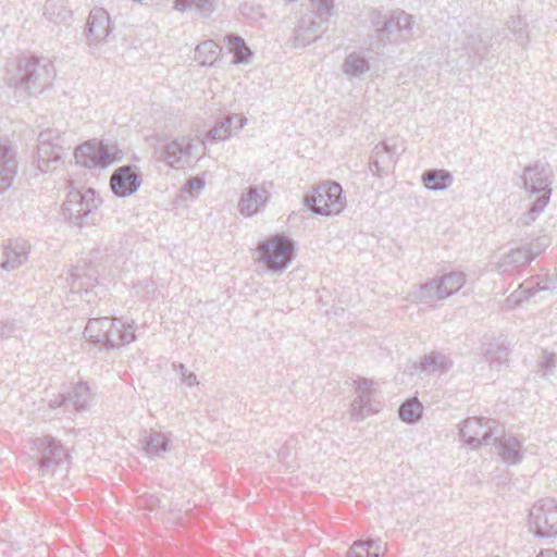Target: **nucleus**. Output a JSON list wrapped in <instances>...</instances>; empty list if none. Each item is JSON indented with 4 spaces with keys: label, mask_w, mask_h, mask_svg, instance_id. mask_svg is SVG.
<instances>
[{
    "label": "nucleus",
    "mask_w": 557,
    "mask_h": 557,
    "mask_svg": "<svg viewBox=\"0 0 557 557\" xmlns=\"http://www.w3.org/2000/svg\"><path fill=\"white\" fill-rule=\"evenodd\" d=\"M101 203L96 191L91 188L85 190H71L63 202L64 216L76 226L94 225L96 211Z\"/></svg>",
    "instance_id": "5"
},
{
    "label": "nucleus",
    "mask_w": 557,
    "mask_h": 557,
    "mask_svg": "<svg viewBox=\"0 0 557 557\" xmlns=\"http://www.w3.org/2000/svg\"><path fill=\"white\" fill-rule=\"evenodd\" d=\"M305 205L319 215H337L346 206L343 188L336 182H323L305 197Z\"/></svg>",
    "instance_id": "6"
},
{
    "label": "nucleus",
    "mask_w": 557,
    "mask_h": 557,
    "mask_svg": "<svg viewBox=\"0 0 557 557\" xmlns=\"http://www.w3.org/2000/svg\"><path fill=\"white\" fill-rule=\"evenodd\" d=\"M530 263V260L522 246L510 249L497 262L496 269L502 273H509L523 268Z\"/></svg>",
    "instance_id": "28"
},
{
    "label": "nucleus",
    "mask_w": 557,
    "mask_h": 557,
    "mask_svg": "<svg viewBox=\"0 0 557 557\" xmlns=\"http://www.w3.org/2000/svg\"><path fill=\"white\" fill-rule=\"evenodd\" d=\"M226 41L230 52L234 54L233 62L236 64L247 63L252 55L251 50L246 45L245 40L237 35H227Z\"/></svg>",
    "instance_id": "34"
},
{
    "label": "nucleus",
    "mask_w": 557,
    "mask_h": 557,
    "mask_svg": "<svg viewBox=\"0 0 557 557\" xmlns=\"http://www.w3.org/2000/svg\"><path fill=\"white\" fill-rule=\"evenodd\" d=\"M48 405H49L50 409H55V408H59V407H62V406H64L65 409L69 408V404H67V400H66V397H65L64 394L55 395L54 398L49 400Z\"/></svg>",
    "instance_id": "47"
},
{
    "label": "nucleus",
    "mask_w": 557,
    "mask_h": 557,
    "mask_svg": "<svg viewBox=\"0 0 557 557\" xmlns=\"http://www.w3.org/2000/svg\"><path fill=\"white\" fill-rule=\"evenodd\" d=\"M396 154L395 146L389 145L387 141L377 144L370 157V172L377 177L386 176L396 164Z\"/></svg>",
    "instance_id": "20"
},
{
    "label": "nucleus",
    "mask_w": 557,
    "mask_h": 557,
    "mask_svg": "<svg viewBox=\"0 0 557 557\" xmlns=\"http://www.w3.org/2000/svg\"><path fill=\"white\" fill-rule=\"evenodd\" d=\"M69 407L76 411L85 410L90 401V388L86 382H77L73 384L65 395Z\"/></svg>",
    "instance_id": "30"
},
{
    "label": "nucleus",
    "mask_w": 557,
    "mask_h": 557,
    "mask_svg": "<svg viewBox=\"0 0 557 557\" xmlns=\"http://www.w3.org/2000/svg\"><path fill=\"white\" fill-rule=\"evenodd\" d=\"M535 557H557V552L553 548H543Z\"/></svg>",
    "instance_id": "50"
},
{
    "label": "nucleus",
    "mask_w": 557,
    "mask_h": 557,
    "mask_svg": "<svg viewBox=\"0 0 557 557\" xmlns=\"http://www.w3.org/2000/svg\"><path fill=\"white\" fill-rule=\"evenodd\" d=\"M342 72L349 79L361 78L366 73L371 70L370 60L364 55L363 52L354 51L348 53L343 63Z\"/></svg>",
    "instance_id": "24"
},
{
    "label": "nucleus",
    "mask_w": 557,
    "mask_h": 557,
    "mask_svg": "<svg viewBox=\"0 0 557 557\" xmlns=\"http://www.w3.org/2000/svg\"><path fill=\"white\" fill-rule=\"evenodd\" d=\"M134 2H141L143 0H133Z\"/></svg>",
    "instance_id": "52"
},
{
    "label": "nucleus",
    "mask_w": 557,
    "mask_h": 557,
    "mask_svg": "<svg viewBox=\"0 0 557 557\" xmlns=\"http://www.w3.org/2000/svg\"><path fill=\"white\" fill-rule=\"evenodd\" d=\"M136 324L125 323L117 318L89 319L85 330V337L94 344H102L106 348H120L136 341Z\"/></svg>",
    "instance_id": "4"
},
{
    "label": "nucleus",
    "mask_w": 557,
    "mask_h": 557,
    "mask_svg": "<svg viewBox=\"0 0 557 557\" xmlns=\"http://www.w3.org/2000/svg\"><path fill=\"white\" fill-rule=\"evenodd\" d=\"M220 57V47L213 40H205L195 49V60L201 66H212Z\"/></svg>",
    "instance_id": "32"
},
{
    "label": "nucleus",
    "mask_w": 557,
    "mask_h": 557,
    "mask_svg": "<svg viewBox=\"0 0 557 557\" xmlns=\"http://www.w3.org/2000/svg\"><path fill=\"white\" fill-rule=\"evenodd\" d=\"M257 250L260 253L258 261L271 271H284L294 259V243L283 235L267 238Z\"/></svg>",
    "instance_id": "8"
},
{
    "label": "nucleus",
    "mask_w": 557,
    "mask_h": 557,
    "mask_svg": "<svg viewBox=\"0 0 557 557\" xmlns=\"http://www.w3.org/2000/svg\"><path fill=\"white\" fill-rule=\"evenodd\" d=\"M327 29V22L317 14H304L294 29V47H307L320 39Z\"/></svg>",
    "instance_id": "14"
},
{
    "label": "nucleus",
    "mask_w": 557,
    "mask_h": 557,
    "mask_svg": "<svg viewBox=\"0 0 557 557\" xmlns=\"http://www.w3.org/2000/svg\"><path fill=\"white\" fill-rule=\"evenodd\" d=\"M240 14L251 22H258L264 17L261 5L252 2H244L239 7Z\"/></svg>",
    "instance_id": "41"
},
{
    "label": "nucleus",
    "mask_w": 557,
    "mask_h": 557,
    "mask_svg": "<svg viewBox=\"0 0 557 557\" xmlns=\"http://www.w3.org/2000/svg\"><path fill=\"white\" fill-rule=\"evenodd\" d=\"M173 8L180 12L191 10V0H175Z\"/></svg>",
    "instance_id": "48"
},
{
    "label": "nucleus",
    "mask_w": 557,
    "mask_h": 557,
    "mask_svg": "<svg viewBox=\"0 0 557 557\" xmlns=\"http://www.w3.org/2000/svg\"><path fill=\"white\" fill-rule=\"evenodd\" d=\"M416 298L422 304L436 306V302L443 301L447 298V293L443 292L442 285L437 277L421 284L416 293Z\"/></svg>",
    "instance_id": "25"
},
{
    "label": "nucleus",
    "mask_w": 557,
    "mask_h": 557,
    "mask_svg": "<svg viewBox=\"0 0 557 557\" xmlns=\"http://www.w3.org/2000/svg\"><path fill=\"white\" fill-rule=\"evenodd\" d=\"M64 133L57 128H47L38 135L37 168L42 173L54 171L61 162L64 151Z\"/></svg>",
    "instance_id": "9"
},
{
    "label": "nucleus",
    "mask_w": 557,
    "mask_h": 557,
    "mask_svg": "<svg viewBox=\"0 0 557 557\" xmlns=\"http://www.w3.org/2000/svg\"><path fill=\"white\" fill-rule=\"evenodd\" d=\"M270 191L265 183L261 185L249 186L245 189L238 200V211L242 215L250 218L257 214L269 201Z\"/></svg>",
    "instance_id": "19"
},
{
    "label": "nucleus",
    "mask_w": 557,
    "mask_h": 557,
    "mask_svg": "<svg viewBox=\"0 0 557 557\" xmlns=\"http://www.w3.org/2000/svg\"><path fill=\"white\" fill-rule=\"evenodd\" d=\"M70 280H71L72 287H77L78 289L83 288L84 286H86V287L92 286L91 278H89V281L87 283L81 282L82 275L78 272V268H76L74 271L71 272Z\"/></svg>",
    "instance_id": "45"
},
{
    "label": "nucleus",
    "mask_w": 557,
    "mask_h": 557,
    "mask_svg": "<svg viewBox=\"0 0 557 557\" xmlns=\"http://www.w3.org/2000/svg\"><path fill=\"white\" fill-rule=\"evenodd\" d=\"M37 458L39 470L42 474L52 471L53 467L63 462L67 457V451L60 441L46 435L36 437L32 442Z\"/></svg>",
    "instance_id": "13"
},
{
    "label": "nucleus",
    "mask_w": 557,
    "mask_h": 557,
    "mask_svg": "<svg viewBox=\"0 0 557 557\" xmlns=\"http://www.w3.org/2000/svg\"><path fill=\"white\" fill-rule=\"evenodd\" d=\"M557 366L556 355L547 350H543L541 357L537 360V368L540 372L544 374L552 371Z\"/></svg>",
    "instance_id": "44"
},
{
    "label": "nucleus",
    "mask_w": 557,
    "mask_h": 557,
    "mask_svg": "<svg viewBox=\"0 0 557 557\" xmlns=\"http://www.w3.org/2000/svg\"><path fill=\"white\" fill-rule=\"evenodd\" d=\"M44 16L55 25L66 24L72 17V11L66 0H47L44 5Z\"/></svg>",
    "instance_id": "27"
},
{
    "label": "nucleus",
    "mask_w": 557,
    "mask_h": 557,
    "mask_svg": "<svg viewBox=\"0 0 557 557\" xmlns=\"http://www.w3.org/2000/svg\"><path fill=\"white\" fill-rule=\"evenodd\" d=\"M2 248L0 268L5 271H14L27 262L32 246L25 239L11 238L3 244Z\"/></svg>",
    "instance_id": "18"
},
{
    "label": "nucleus",
    "mask_w": 557,
    "mask_h": 557,
    "mask_svg": "<svg viewBox=\"0 0 557 557\" xmlns=\"http://www.w3.org/2000/svg\"><path fill=\"white\" fill-rule=\"evenodd\" d=\"M173 370L180 375L181 383L193 387L199 384L197 375L189 371L184 363H173Z\"/></svg>",
    "instance_id": "42"
},
{
    "label": "nucleus",
    "mask_w": 557,
    "mask_h": 557,
    "mask_svg": "<svg viewBox=\"0 0 557 557\" xmlns=\"http://www.w3.org/2000/svg\"><path fill=\"white\" fill-rule=\"evenodd\" d=\"M247 124V119L240 114H230L206 134L203 143L223 141L230 138L233 131H239Z\"/></svg>",
    "instance_id": "23"
},
{
    "label": "nucleus",
    "mask_w": 557,
    "mask_h": 557,
    "mask_svg": "<svg viewBox=\"0 0 557 557\" xmlns=\"http://www.w3.org/2000/svg\"><path fill=\"white\" fill-rule=\"evenodd\" d=\"M536 289L542 290V289H545V287H544V286H541L540 284H537V285H536Z\"/></svg>",
    "instance_id": "51"
},
{
    "label": "nucleus",
    "mask_w": 557,
    "mask_h": 557,
    "mask_svg": "<svg viewBox=\"0 0 557 557\" xmlns=\"http://www.w3.org/2000/svg\"><path fill=\"white\" fill-rule=\"evenodd\" d=\"M369 18L375 37L383 46L405 44L413 37L414 17L403 10L388 14L373 10Z\"/></svg>",
    "instance_id": "3"
},
{
    "label": "nucleus",
    "mask_w": 557,
    "mask_h": 557,
    "mask_svg": "<svg viewBox=\"0 0 557 557\" xmlns=\"http://www.w3.org/2000/svg\"><path fill=\"white\" fill-rule=\"evenodd\" d=\"M499 431L502 425L495 420L476 417L467 418L459 429L463 441L473 449L488 444L495 435L499 434Z\"/></svg>",
    "instance_id": "12"
},
{
    "label": "nucleus",
    "mask_w": 557,
    "mask_h": 557,
    "mask_svg": "<svg viewBox=\"0 0 557 557\" xmlns=\"http://www.w3.org/2000/svg\"><path fill=\"white\" fill-rule=\"evenodd\" d=\"M205 187L203 180L191 177L185 184V189L189 193H199Z\"/></svg>",
    "instance_id": "46"
},
{
    "label": "nucleus",
    "mask_w": 557,
    "mask_h": 557,
    "mask_svg": "<svg viewBox=\"0 0 557 557\" xmlns=\"http://www.w3.org/2000/svg\"><path fill=\"white\" fill-rule=\"evenodd\" d=\"M87 45L98 47L109 40L114 29V23L109 13L102 8L90 11L87 24Z\"/></svg>",
    "instance_id": "15"
},
{
    "label": "nucleus",
    "mask_w": 557,
    "mask_h": 557,
    "mask_svg": "<svg viewBox=\"0 0 557 557\" xmlns=\"http://www.w3.org/2000/svg\"><path fill=\"white\" fill-rule=\"evenodd\" d=\"M145 450L151 457H161L170 450V438L161 432L150 431L144 440Z\"/></svg>",
    "instance_id": "31"
},
{
    "label": "nucleus",
    "mask_w": 557,
    "mask_h": 557,
    "mask_svg": "<svg viewBox=\"0 0 557 557\" xmlns=\"http://www.w3.org/2000/svg\"><path fill=\"white\" fill-rule=\"evenodd\" d=\"M528 527L536 539H556L557 500L546 497L534 503L528 515Z\"/></svg>",
    "instance_id": "7"
},
{
    "label": "nucleus",
    "mask_w": 557,
    "mask_h": 557,
    "mask_svg": "<svg viewBox=\"0 0 557 557\" xmlns=\"http://www.w3.org/2000/svg\"><path fill=\"white\" fill-rule=\"evenodd\" d=\"M549 245V239L546 236H540L532 239L527 245H523L524 249L530 262L534 260L537 256H540Z\"/></svg>",
    "instance_id": "39"
},
{
    "label": "nucleus",
    "mask_w": 557,
    "mask_h": 557,
    "mask_svg": "<svg viewBox=\"0 0 557 557\" xmlns=\"http://www.w3.org/2000/svg\"><path fill=\"white\" fill-rule=\"evenodd\" d=\"M423 406L417 397L403 403L398 409V417L403 422L414 424L422 418Z\"/></svg>",
    "instance_id": "33"
},
{
    "label": "nucleus",
    "mask_w": 557,
    "mask_h": 557,
    "mask_svg": "<svg viewBox=\"0 0 557 557\" xmlns=\"http://www.w3.org/2000/svg\"><path fill=\"white\" fill-rule=\"evenodd\" d=\"M443 292L447 293V298L460 290L466 284V274L463 272H449L437 277Z\"/></svg>",
    "instance_id": "35"
},
{
    "label": "nucleus",
    "mask_w": 557,
    "mask_h": 557,
    "mask_svg": "<svg viewBox=\"0 0 557 557\" xmlns=\"http://www.w3.org/2000/svg\"><path fill=\"white\" fill-rule=\"evenodd\" d=\"M194 144L190 137H178L170 141L162 152V160L174 169H184L189 165L193 157Z\"/></svg>",
    "instance_id": "16"
},
{
    "label": "nucleus",
    "mask_w": 557,
    "mask_h": 557,
    "mask_svg": "<svg viewBox=\"0 0 557 557\" xmlns=\"http://www.w3.org/2000/svg\"><path fill=\"white\" fill-rule=\"evenodd\" d=\"M494 445L502 460L507 465H517L523 458L522 443L516 436L506 434L504 429L495 435Z\"/></svg>",
    "instance_id": "22"
},
{
    "label": "nucleus",
    "mask_w": 557,
    "mask_h": 557,
    "mask_svg": "<svg viewBox=\"0 0 557 557\" xmlns=\"http://www.w3.org/2000/svg\"><path fill=\"white\" fill-rule=\"evenodd\" d=\"M509 350L499 344H488L483 350L484 359L492 368H499L508 361Z\"/></svg>",
    "instance_id": "36"
},
{
    "label": "nucleus",
    "mask_w": 557,
    "mask_h": 557,
    "mask_svg": "<svg viewBox=\"0 0 557 557\" xmlns=\"http://www.w3.org/2000/svg\"><path fill=\"white\" fill-rule=\"evenodd\" d=\"M16 173V151L8 139L0 138V194L12 185Z\"/></svg>",
    "instance_id": "21"
},
{
    "label": "nucleus",
    "mask_w": 557,
    "mask_h": 557,
    "mask_svg": "<svg viewBox=\"0 0 557 557\" xmlns=\"http://www.w3.org/2000/svg\"><path fill=\"white\" fill-rule=\"evenodd\" d=\"M311 5L313 11L309 13L317 14L319 17H322V20L329 23L335 7L334 0H311Z\"/></svg>",
    "instance_id": "40"
},
{
    "label": "nucleus",
    "mask_w": 557,
    "mask_h": 557,
    "mask_svg": "<svg viewBox=\"0 0 557 557\" xmlns=\"http://www.w3.org/2000/svg\"><path fill=\"white\" fill-rule=\"evenodd\" d=\"M74 157L77 164L87 169H97L107 168L122 160L123 152L115 145L88 140L75 149Z\"/></svg>",
    "instance_id": "10"
},
{
    "label": "nucleus",
    "mask_w": 557,
    "mask_h": 557,
    "mask_svg": "<svg viewBox=\"0 0 557 557\" xmlns=\"http://www.w3.org/2000/svg\"><path fill=\"white\" fill-rule=\"evenodd\" d=\"M0 334L4 337H11L14 335L12 326H9L8 323L0 324Z\"/></svg>",
    "instance_id": "49"
},
{
    "label": "nucleus",
    "mask_w": 557,
    "mask_h": 557,
    "mask_svg": "<svg viewBox=\"0 0 557 557\" xmlns=\"http://www.w3.org/2000/svg\"><path fill=\"white\" fill-rule=\"evenodd\" d=\"M463 48L469 51V55L483 59L487 53V47L482 37L478 34L467 35L462 44Z\"/></svg>",
    "instance_id": "38"
},
{
    "label": "nucleus",
    "mask_w": 557,
    "mask_h": 557,
    "mask_svg": "<svg viewBox=\"0 0 557 557\" xmlns=\"http://www.w3.org/2000/svg\"><path fill=\"white\" fill-rule=\"evenodd\" d=\"M380 544L373 540L357 541L349 549V557H380Z\"/></svg>",
    "instance_id": "37"
},
{
    "label": "nucleus",
    "mask_w": 557,
    "mask_h": 557,
    "mask_svg": "<svg viewBox=\"0 0 557 557\" xmlns=\"http://www.w3.org/2000/svg\"><path fill=\"white\" fill-rule=\"evenodd\" d=\"M216 0H191V9L196 10L202 17H210L215 11Z\"/></svg>",
    "instance_id": "43"
},
{
    "label": "nucleus",
    "mask_w": 557,
    "mask_h": 557,
    "mask_svg": "<svg viewBox=\"0 0 557 557\" xmlns=\"http://www.w3.org/2000/svg\"><path fill=\"white\" fill-rule=\"evenodd\" d=\"M141 185V176L136 166L123 165L114 170L110 186L117 197H127L136 193Z\"/></svg>",
    "instance_id": "17"
},
{
    "label": "nucleus",
    "mask_w": 557,
    "mask_h": 557,
    "mask_svg": "<svg viewBox=\"0 0 557 557\" xmlns=\"http://www.w3.org/2000/svg\"><path fill=\"white\" fill-rule=\"evenodd\" d=\"M421 181L425 188L432 191H442L447 189L454 182L450 172L446 170H426L421 176Z\"/></svg>",
    "instance_id": "29"
},
{
    "label": "nucleus",
    "mask_w": 557,
    "mask_h": 557,
    "mask_svg": "<svg viewBox=\"0 0 557 557\" xmlns=\"http://www.w3.org/2000/svg\"><path fill=\"white\" fill-rule=\"evenodd\" d=\"M357 396L350 404L349 414L352 420L361 421L381 410L380 401L374 399L377 384L370 379L360 377L354 382Z\"/></svg>",
    "instance_id": "11"
},
{
    "label": "nucleus",
    "mask_w": 557,
    "mask_h": 557,
    "mask_svg": "<svg viewBox=\"0 0 557 557\" xmlns=\"http://www.w3.org/2000/svg\"><path fill=\"white\" fill-rule=\"evenodd\" d=\"M453 360L447 355L441 351H431L421 359L419 369L423 372L444 374L453 368Z\"/></svg>",
    "instance_id": "26"
},
{
    "label": "nucleus",
    "mask_w": 557,
    "mask_h": 557,
    "mask_svg": "<svg viewBox=\"0 0 557 557\" xmlns=\"http://www.w3.org/2000/svg\"><path fill=\"white\" fill-rule=\"evenodd\" d=\"M55 70L47 58H21L14 70H8L5 82L17 98L40 94L52 85Z\"/></svg>",
    "instance_id": "1"
},
{
    "label": "nucleus",
    "mask_w": 557,
    "mask_h": 557,
    "mask_svg": "<svg viewBox=\"0 0 557 557\" xmlns=\"http://www.w3.org/2000/svg\"><path fill=\"white\" fill-rule=\"evenodd\" d=\"M523 188L530 197L537 195L525 212L518 219L522 226L531 225L547 207L552 195L553 171L548 163L536 161L524 168Z\"/></svg>",
    "instance_id": "2"
}]
</instances>
